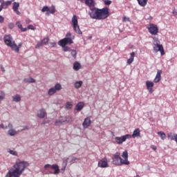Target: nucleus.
<instances>
[{"label":"nucleus","mask_w":177,"mask_h":177,"mask_svg":"<svg viewBox=\"0 0 177 177\" xmlns=\"http://www.w3.org/2000/svg\"><path fill=\"white\" fill-rule=\"evenodd\" d=\"M13 102H20L21 100V97H20V95L17 94L15 96L12 97Z\"/></svg>","instance_id":"28"},{"label":"nucleus","mask_w":177,"mask_h":177,"mask_svg":"<svg viewBox=\"0 0 177 177\" xmlns=\"http://www.w3.org/2000/svg\"><path fill=\"white\" fill-rule=\"evenodd\" d=\"M65 107L67 109V110L73 109V103L71 102H66Z\"/></svg>","instance_id":"32"},{"label":"nucleus","mask_w":177,"mask_h":177,"mask_svg":"<svg viewBox=\"0 0 177 177\" xmlns=\"http://www.w3.org/2000/svg\"><path fill=\"white\" fill-rule=\"evenodd\" d=\"M41 43L43 45H48L49 44V38L46 37L41 40Z\"/></svg>","instance_id":"34"},{"label":"nucleus","mask_w":177,"mask_h":177,"mask_svg":"<svg viewBox=\"0 0 177 177\" xmlns=\"http://www.w3.org/2000/svg\"><path fill=\"white\" fill-rule=\"evenodd\" d=\"M20 30L23 32L24 31H27V28H23V26L20 28Z\"/></svg>","instance_id":"47"},{"label":"nucleus","mask_w":177,"mask_h":177,"mask_svg":"<svg viewBox=\"0 0 177 177\" xmlns=\"http://www.w3.org/2000/svg\"><path fill=\"white\" fill-rule=\"evenodd\" d=\"M2 2H3V0H0V3H2Z\"/></svg>","instance_id":"54"},{"label":"nucleus","mask_w":177,"mask_h":177,"mask_svg":"<svg viewBox=\"0 0 177 177\" xmlns=\"http://www.w3.org/2000/svg\"><path fill=\"white\" fill-rule=\"evenodd\" d=\"M0 128H2V129H8V126L3 125V124H0Z\"/></svg>","instance_id":"41"},{"label":"nucleus","mask_w":177,"mask_h":177,"mask_svg":"<svg viewBox=\"0 0 177 177\" xmlns=\"http://www.w3.org/2000/svg\"><path fill=\"white\" fill-rule=\"evenodd\" d=\"M25 82H29L30 84H32L35 82V80L32 77H28L24 79Z\"/></svg>","instance_id":"31"},{"label":"nucleus","mask_w":177,"mask_h":177,"mask_svg":"<svg viewBox=\"0 0 177 177\" xmlns=\"http://www.w3.org/2000/svg\"><path fill=\"white\" fill-rule=\"evenodd\" d=\"M81 68V64H80V62H75L73 64V70H75V71H78V70H80Z\"/></svg>","instance_id":"22"},{"label":"nucleus","mask_w":177,"mask_h":177,"mask_svg":"<svg viewBox=\"0 0 177 177\" xmlns=\"http://www.w3.org/2000/svg\"><path fill=\"white\" fill-rule=\"evenodd\" d=\"M81 2H84V1H85V0H80Z\"/></svg>","instance_id":"55"},{"label":"nucleus","mask_w":177,"mask_h":177,"mask_svg":"<svg viewBox=\"0 0 177 177\" xmlns=\"http://www.w3.org/2000/svg\"><path fill=\"white\" fill-rule=\"evenodd\" d=\"M103 1H104V3H105V5L108 6L111 5V1L110 0H103Z\"/></svg>","instance_id":"38"},{"label":"nucleus","mask_w":177,"mask_h":177,"mask_svg":"<svg viewBox=\"0 0 177 177\" xmlns=\"http://www.w3.org/2000/svg\"><path fill=\"white\" fill-rule=\"evenodd\" d=\"M9 28H13L15 27V24L13 23H10L8 24Z\"/></svg>","instance_id":"44"},{"label":"nucleus","mask_w":177,"mask_h":177,"mask_svg":"<svg viewBox=\"0 0 177 177\" xmlns=\"http://www.w3.org/2000/svg\"><path fill=\"white\" fill-rule=\"evenodd\" d=\"M28 30H35V28H34V26H32V25H28Z\"/></svg>","instance_id":"40"},{"label":"nucleus","mask_w":177,"mask_h":177,"mask_svg":"<svg viewBox=\"0 0 177 177\" xmlns=\"http://www.w3.org/2000/svg\"><path fill=\"white\" fill-rule=\"evenodd\" d=\"M29 166L28 162L21 161L20 159H17L15 164L10 167L5 177H20Z\"/></svg>","instance_id":"2"},{"label":"nucleus","mask_w":177,"mask_h":177,"mask_svg":"<svg viewBox=\"0 0 177 177\" xmlns=\"http://www.w3.org/2000/svg\"><path fill=\"white\" fill-rule=\"evenodd\" d=\"M54 89H55L56 92H57V91H62V85L60 84H55Z\"/></svg>","instance_id":"33"},{"label":"nucleus","mask_w":177,"mask_h":177,"mask_svg":"<svg viewBox=\"0 0 177 177\" xmlns=\"http://www.w3.org/2000/svg\"><path fill=\"white\" fill-rule=\"evenodd\" d=\"M8 128H13V124H12L11 123H9Z\"/></svg>","instance_id":"49"},{"label":"nucleus","mask_w":177,"mask_h":177,"mask_svg":"<svg viewBox=\"0 0 177 177\" xmlns=\"http://www.w3.org/2000/svg\"><path fill=\"white\" fill-rule=\"evenodd\" d=\"M41 46H44V44H42L41 41L37 44L35 48L36 49H38V48H41Z\"/></svg>","instance_id":"37"},{"label":"nucleus","mask_w":177,"mask_h":177,"mask_svg":"<svg viewBox=\"0 0 177 177\" xmlns=\"http://www.w3.org/2000/svg\"><path fill=\"white\" fill-rule=\"evenodd\" d=\"M23 45L22 43H19L17 46V44H16L15 43V46H14V48H11L12 50H14V52H16V53H19V52L20 51V48H21V46Z\"/></svg>","instance_id":"20"},{"label":"nucleus","mask_w":177,"mask_h":177,"mask_svg":"<svg viewBox=\"0 0 177 177\" xmlns=\"http://www.w3.org/2000/svg\"><path fill=\"white\" fill-rule=\"evenodd\" d=\"M98 167L100 168H107L109 167V163L107 162V158H103L98 162Z\"/></svg>","instance_id":"12"},{"label":"nucleus","mask_w":177,"mask_h":177,"mask_svg":"<svg viewBox=\"0 0 177 177\" xmlns=\"http://www.w3.org/2000/svg\"><path fill=\"white\" fill-rule=\"evenodd\" d=\"M42 124H45V122H43Z\"/></svg>","instance_id":"58"},{"label":"nucleus","mask_w":177,"mask_h":177,"mask_svg":"<svg viewBox=\"0 0 177 177\" xmlns=\"http://www.w3.org/2000/svg\"><path fill=\"white\" fill-rule=\"evenodd\" d=\"M4 21H5V19L3 18V17L0 15V23L2 24L3 23Z\"/></svg>","instance_id":"43"},{"label":"nucleus","mask_w":177,"mask_h":177,"mask_svg":"<svg viewBox=\"0 0 177 177\" xmlns=\"http://www.w3.org/2000/svg\"><path fill=\"white\" fill-rule=\"evenodd\" d=\"M1 69H2V71H5V70L3 68H1Z\"/></svg>","instance_id":"56"},{"label":"nucleus","mask_w":177,"mask_h":177,"mask_svg":"<svg viewBox=\"0 0 177 177\" xmlns=\"http://www.w3.org/2000/svg\"><path fill=\"white\" fill-rule=\"evenodd\" d=\"M71 53L73 57H74V59H75L77 57V51L75 50H71Z\"/></svg>","instance_id":"36"},{"label":"nucleus","mask_w":177,"mask_h":177,"mask_svg":"<svg viewBox=\"0 0 177 177\" xmlns=\"http://www.w3.org/2000/svg\"><path fill=\"white\" fill-rule=\"evenodd\" d=\"M3 4H1L0 6V12H2V10L3 9Z\"/></svg>","instance_id":"48"},{"label":"nucleus","mask_w":177,"mask_h":177,"mask_svg":"<svg viewBox=\"0 0 177 177\" xmlns=\"http://www.w3.org/2000/svg\"><path fill=\"white\" fill-rule=\"evenodd\" d=\"M140 6L145 7L147 5V0H137Z\"/></svg>","instance_id":"24"},{"label":"nucleus","mask_w":177,"mask_h":177,"mask_svg":"<svg viewBox=\"0 0 177 177\" xmlns=\"http://www.w3.org/2000/svg\"><path fill=\"white\" fill-rule=\"evenodd\" d=\"M9 153H11L12 156H17V153L15 151L10 150Z\"/></svg>","instance_id":"39"},{"label":"nucleus","mask_w":177,"mask_h":177,"mask_svg":"<svg viewBox=\"0 0 177 177\" xmlns=\"http://www.w3.org/2000/svg\"><path fill=\"white\" fill-rule=\"evenodd\" d=\"M3 99H5V93H3L2 91H0V102L3 100Z\"/></svg>","instance_id":"35"},{"label":"nucleus","mask_w":177,"mask_h":177,"mask_svg":"<svg viewBox=\"0 0 177 177\" xmlns=\"http://www.w3.org/2000/svg\"><path fill=\"white\" fill-rule=\"evenodd\" d=\"M72 26L76 34L82 35V31H81L80 26L78 25V18L77 17V15H73L72 17Z\"/></svg>","instance_id":"8"},{"label":"nucleus","mask_w":177,"mask_h":177,"mask_svg":"<svg viewBox=\"0 0 177 177\" xmlns=\"http://www.w3.org/2000/svg\"><path fill=\"white\" fill-rule=\"evenodd\" d=\"M77 160V158H73L72 161H75Z\"/></svg>","instance_id":"52"},{"label":"nucleus","mask_w":177,"mask_h":177,"mask_svg":"<svg viewBox=\"0 0 177 177\" xmlns=\"http://www.w3.org/2000/svg\"><path fill=\"white\" fill-rule=\"evenodd\" d=\"M55 93H56V89L53 87L50 88L48 91V95H49V96H52V95H55Z\"/></svg>","instance_id":"30"},{"label":"nucleus","mask_w":177,"mask_h":177,"mask_svg":"<svg viewBox=\"0 0 177 177\" xmlns=\"http://www.w3.org/2000/svg\"><path fill=\"white\" fill-rule=\"evenodd\" d=\"M127 20H129V19L127 18V17H123V21H127Z\"/></svg>","instance_id":"50"},{"label":"nucleus","mask_w":177,"mask_h":177,"mask_svg":"<svg viewBox=\"0 0 177 177\" xmlns=\"http://www.w3.org/2000/svg\"><path fill=\"white\" fill-rule=\"evenodd\" d=\"M41 12L43 13H45V12H46V15L50 16V15H54V13H56V8L53 5L51 6L50 8L48 7V6H44L41 9Z\"/></svg>","instance_id":"9"},{"label":"nucleus","mask_w":177,"mask_h":177,"mask_svg":"<svg viewBox=\"0 0 177 177\" xmlns=\"http://www.w3.org/2000/svg\"><path fill=\"white\" fill-rule=\"evenodd\" d=\"M37 117H39V118H45V117H46V111L44 109H39L37 111Z\"/></svg>","instance_id":"17"},{"label":"nucleus","mask_w":177,"mask_h":177,"mask_svg":"<svg viewBox=\"0 0 177 177\" xmlns=\"http://www.w3.org/2000/svg\"><path fill=\"white\" fill-rule=\"evenodd\" d=\"M147 28L151 35H157L158 34V26L157 25L151 24Z\"/></svg>","instance_id":"10"},{"label":"nucleus","mask_w":177,"mask_h":177,"mask_svg":"<svg viewBox=\"0 0 177 177\" xmlns=\"http://www.w3.org/2000/svg\"><path fill=\"white\" fill-rule=\"evenodd\" d=\"M139 136H140V129H136L133 131V134L131 135V138L135 139V138H139Z\"/></svg>","instance_id":"19"},{"label":"nucleus","mask_w":177,"mask_h":177,"mask_svg":"<svg viewBox=\"0 0 177 177\" xmlns=\"http://www.w3.org/2000/svg\"><path fill=\"white\" fill-rule=\"evenodd\" d=\"M153 50H155L156 52H158V51L160 52L162 56H163V55H165L164 47L161 44L155 45V47L153 48Z\"/></svg>","instance_id":"14"},{"label":"nucleus","mask_w":177,"mask_h":177,"mask_svg":"<svg viewBox=\"0 0 177 177\" xmlns=\"http://www.w3.org/2000/svg\"><path fill=\"white\" fill-rule=\"evenodd\" d=\"M132 136L131 134H126L121 137H115V140L118 145H122L124 142H126L127 139H131Z\"/></svg>","instance_id":"11"},{"label":"nucleus","mask_w":177,"mask_h":177,"mask_svg":"<svg viewBox=\"0 0 177 177\" xmlns=\"http://www.w3.org/2000/svg\"><path fill=\"white\" fill-rule=\"evenodd\" d=\"M8 135L10 136H15V135H17V131H16L15 129H11L8 130Z\"/></svg>","instance_id":"25"},{"label":"nucleus","mask_w":177,"mask_h":177,"mask_svg":"<svg viewBox=\"0 0 177 177\" xmlns=\"http://www.w3.org/2000/svg\"><path fill=\"white\" fill-rule=\"evenodd\" d=\"M73 122V118L71 116H61L58 120H55V124L57 127H60V125H63L64 124H68V122Z\"/></svg>","instance_id":"6"},{"label":"nucleus","mask_w":177,"mask_h":177,"mask_svg":"<svg viewBox=\"0 0 177 177\" xmlns=\"http://www.w3.org/2000/svg\"><path fill=\"white\" fill-rule=\"evenodd\" d=\"M135 59V52L130 53V58L127 59V64H132Z\"/></svg>","instance_id":"21"},{"label":"nucleus","mask_w":177,"mask_h":177,"mask_svg":"<svg viewBox=\"0 0 177 177\" xmlns=\"http://www.w3.org/2000/svg\"><path fill=\"white\" fill-rule=\"evenodd\" d=\"M146 86L147 89L149 91V93H153L154 92V90H153V88H154V83L151 81H147L146 82Z\"/></svg>","instance_id":"15"},{"label":"nucleus","mask_w":177,"mask_h":177,"mask_svg":"<svg viewBox=\"0 0 177 177\" xmlns=\"http://www.w3.org/2000/svg\"><path fill=\"white\" fill-rule=\"evenodd\" d=\"M82 125L84 129H86V128H88V127H91V125H92V120H91V117L86 118L82 123Z\"/></svg>","instance_id":"13"},{"label":"nucleus","mask_w":177,"mask_h":177,"mask_svg":"<svg viewBox=\"0 0 177 177\" xmlns=\"http://www.w3.org/2000/svg\"><path fill=\"white\" fill-rule=\"evenodd\" d=\"M161 74H162V71L158 70L153 80V82L155 84H158V82H160V81H161Z\"/></svg>","instance_id":"16"},{"label":"nucleus","mask_w":177,"mask_h":177,"mask_svg":"<svg viewBox=\"0 0 177 177\" xmlns=\"http://www.w3.org/2000/svg\"><path fill=\"white\" fill-rule=\"evenodd\" d=\"M17 26L18 28H19L20 29L23 27L21 24L20 23V21H17Z\"/></svg>","instance_id":"42"},{"label":"nucleus","mask_w":177,"mask_h":177,"mask_svg":"<svg viewBox=\"0 0 177 177\" xmlns=\"http://www.w3.org/2000/svg\"><path fill=\"white\" fill-rule=\"evenodd\" d=\"M66 169V166H64L62 169V171H64Z\"/></svg>","instance_id":"53"},{"label":"nucleus","mask_w":177,"mask_h":177,"mask_svg":"<svg viewBox=\"0 0 177 177\" xmlns=\"http://www.w3.org/2000/svg\"><path fill=\"white\" fill-rule=\"evenodd\" d=\"M1 5H3V8H4V6H6V8H4V9H6L7 6H9L12 5V1H8L6 2L3 1L1 3Z\"/></svg>","instance_id":"29"},{"label":"nucleus","mask_w":177,"mask_h":177,"mask_svg":"<svg viewBox=\"0 0 177 177\" xmlns=\"http://www.w3.org/2000/svg\"><path fill=\"white\" fill-rule=\"evenodd\" d=\"M151 149L156 151V150H157V147H156V145H151Z\"/></svg>","instance_id":"46"},{"label":"nucleus","mask_w":177,"mask_h":177,"mask_svg":"<svg viewBox=\"0 0 177 177\" xmlns=\"http://www.w3.org/2000/svg\"><path fill=\"white\" fill-rule=\"evenodd\" d=\"M74 38H75V37L72 35L71 32H68L66 33L65 38L59 41L58 45L62 46L64 52H70L71 48L67 46V45H71V44H74V41H73Z\"/></svg>","instance_id":"4"},{"label":"nucleus","mask_w":177,"mask_h":177,"mask_svg":"<svg viewBox=\"0 0 177 177\" xmlns=\"http://www.w3.org/2000/svg\"><path fill=\"white\" fill-rule=\"evenodd\" d=\"M50 45L52 48H56L57 46L56 42L50 43Z\"/></svg>","instance_id":"45"},{"label":"nucleus","mask_w":177,"mask_h":177,"mask_svg":"<svg viewBox=\"0 0 177 177\" xmlns=\"http://www.w3.org/2000/svg\"><path fill=\"white\" fill-rule=\"evenodd\" d=\"M158 135L160 136L162 140H164L167 138V135L162 131H158Z\"/></svg>","instance_id":"27"},{"label":"nucleus","mask_w":177,"mask_h":177,"mask_svg":"<svg viewBox=\"0 0 177 177\" xmlns=\"http://www.w3.org/2000/svg\"><path fill=\"white\" fill-rule=\"evenodd\" d=\"M44 169L47 171V174H53V175H59V174H60V169L57 164L53 165L47 164L44 165Z\"/></svg>","instance_id":"5"},{"label":"nucleus","mask_w":177,"mask_h":177,"mask_svg":"<svg viewBox=\"0 0 177 177\" xmlns=\"http://www.w3.org/2000/svg\"><path fill=\"white\" fill-rule=\"evenodd\" d=\"M82 81L76 82L74 84V86L76 88V89H80V88L82 86Z\"/></svg>","instance_id":"26"},{"label":"nucleus","mask_w":177,"mask_h":177,"mask_svg":"<svg viewBox=\"0 0 177 177\" xmlns=\"http://www.w3.org/2000/svg\"><path fill=\"white\" fill-rule=\"evenodd\" d=\"M1 69H2V71H5V70L3 68H1Z\"/></svg>","instance_id":"57"},{"label":"nucleus","mask_w":177,"mask_h":177,"mask_svg":"<svg viewBox=\"0 0 177 177\" xmlns=\"http://www.w3.org/2000/svg\"><path fill=\"white\" fill-rule=\"evenodd\" d=\"M77 111H81L84 109V102H78L75 107Z\"/></svg>","instance_id":"23"},{"label":"nucleus","mask_w":177,"mask_h":177,"mask_svg":"<svg viewBox=\"0 0 177 177\" xmlns=\"http://www.w3.org/2000/svg\"><path fill=\"white\" fill-rule=\"evenodd\" d=\"M85 4L90 8L88 15L94 20H105L110 16V10L108 7L97 8L95 7L96 3L93 0H85Z\"/></svg>","instance_id":"1"},{"label":"nucleus","mask_w":177,"mask_h":177,"mask_svg":"<svg viewBox=\"0 0 177 177\" xmlns=\"http://www.w3.org/2000/svg\"><path fill=\"white\" fill-rule=\"evenodd\" d=\"M4 43L7 46L11 48V49H15L16 46V42L13 40V37L10 35H5L3 37Z\"/></svg>","instance_id":"7"},{"label":"nucleus","mask_w":177,"mask_h":177,"mask_svg":"<svg viewBox=\"0 0 177 177\" xmlns=\"http://www.w3.org/2000/svg\"><path fill=\"white\" fill-rule=\"evenodd\" d=\"M20 4L17 2H14L12 6V10L16 12L17 15H20V11H19V8Z\"/></svg>","instance_id":"18"},{"label":"nucleus","mask_w":177,"mask_h":177,"mask_svg":"<svg viewBox=\"0 0 177 177\" xmlns=\"http://www.w3.org/2000/svg\"><path fill=\"white\" fill-rule=\"evenodd\" d=\"M113 165H129L130 162L128 160V151H124L122 154L120 152H116L112 158Z\"/></svg>","instance_id":"3"},{"label":"nucleus","mask_w":177,"mask_h":177,"mask_svg":"<svg viewBox=\"0 0 177 177\" xmlns=\"http://www.w3.org/2000/svg\"><path fill=\"white\" fill-rule=\"evenodd\" d=\"M173 15H174L175 16H176L177 12H176V11H174V12H173Z\"/></svg>","instance_id":"51"}]
</instances>
